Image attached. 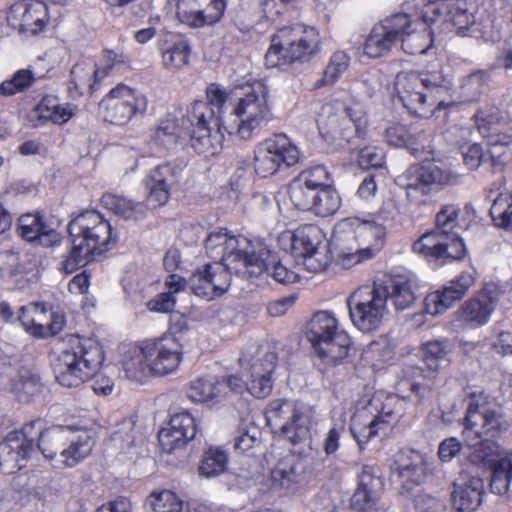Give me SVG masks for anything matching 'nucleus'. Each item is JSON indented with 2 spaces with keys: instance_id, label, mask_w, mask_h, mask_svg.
<instances>
[{
  "instance_id": "c756f323",
  "label": "nucleus",
  "mask_w": 512,
  "mask_h": 512,
  "mask_svg": "<svg viewBox=\"0 0 512 512\" xmlns=\"http://www.w3.org/2000/svg\"><path fill=\"white\" fill-rule=\"evenodd\" d=\"M374 287L385 305L389 301L399 311L409 309L417 299L418 285L414 279L405 275H397L382 283H374Z\"/></svg>"
},
{
  "instance_id": "7c9ffc66",
  "label": "nucleus",
  "mask_w": 512,
  "mask_h": 512,
  "mask_svg": "<svg viewBox=\"0 0 512 512\" xmlns=\"http://www.w3.org/2000/svg\"><path fill=\"white\" fill-rule=\"evenodd\" d=\"M196 434V424L193 416L188 412H181L173 415L169 426L158 433V440L165 452H172L181 448Z\"/></svg>"
},
{
  "instance_id": "aec40b11",
  "label": "nucleus",
  "mask_w": 512,
  "mask_h": 512,
  "mask_svg": "<svg viewBox=\"0 0 512 512\" xmlns=\"http://www.w3.org/2000/svg\"><path fill=\"white\" fill-rule=\"evenodd\" d=\"M474 0H439L428 6L423 12V19L428 24L440 22V32H452L466 36L475 25Z\"/></svg>"
},
{
  "instance_id": "393cba45",
  "label": "nucleus",
  "mask_w": 512,
  "mask_h": 512,
  "mask_svg": "<svg viewBox=\"0 0 512 512\" xmlns=\"http://www.w3.org/2000/svg\"><path fill=\"white\" fill-rule=\"evenodd\" d=\"M409 26V15L399 13L376 24L364 44V53L370 58L386 55L399 41L403 29Z\"/></svg>"
},
{
  "instance_id": "2eb2a0df",
  "label": "nucleus",
  "mask_w": 512,
  "mask_h": 512,
  "mask_svg": "<svg viewBox=\"0 0 512 512\" xmlns=\"http://www.w3.org/2000/svg\"><path fill=\"white\" fill-rule=\"evenodd\" d=\"M475 125L489 146V162L495 172L501 171L509 160L508 145L512 143V119L499 110H479Z\"/></svg>"
},
{
  "instance_id": "58836bf2",
  "label": "nucleus",
  "mask_w": 512,
  "mask_h": 512,
  "mask_svg": "<svg viewBox=\"0 0 512 512\" xmlns=\"http://www.w3.org/2000/svg\"><path fill=\"white\" fill-rule=\"evenodd\" d=\"M76 110L75 105L70 103L61 104L57 97L46 95L37 104L35 113L40 120L62 125L75 115Z\"/></svg>"
},
{
  "instance_id": "4d7b16f0",
  "label": "nucleus",
  "mask_w": 512,
  "mask_h": 512,
  "mask_svg": "<svg viewBox=\"0 0 512 512\" xmlns=\"http://www.w3.org/2000/svg\"><path fill=\"white\" fill-rule=\"evenodd\" d=\"M106 107V120L115 125L127 124L132 118L131 112L117 95H113V89L109 91L103 100Z\"/></svg>"
},
{
  "instance_id": "6ab92c4d",
  "label": "nucleus",
  "mask_w": 512,
  "mask_h": 512,
  "mask_svg": "<svg viewBox=\"0 0 512 512\" xmlns=\"http://www.w3.org/2000/svg\"><path fill=\"white\" fill-rule=\"evenodd\" d=\"M296 144L285 134H274L260 142L254 150V169L261 177L294 166L300 160Z\"/></svg>"
},
{
  "instance_id": "473e14b6",
  "label": "nucleus",
  "mask_w": 512,
  "mask_h": 512,
  "mask_svg": "<svg viewBox=\"0 0 512 512\" xmlns=\"http://www.w3.org/2000/svg\"><path fill=\"white\" fill-rule=\"evenodd\" d=\"M176 169L170 164H162L154 168L148 175L145 185L147 190V206L164 205L170 196L171 187L177 182Z\"/></svg>"
},
{
  "instance_id": "338daca9",
  "label": "nucleus",
  "mask_w": 512,
  "mask_h": 512,
  "mask_svg": "<svg viewBox=\"0 0 512 512\" xmlns=\"http://www.w3.org/2000/svg\"><path fill=\"white\" fill-rule=\"evenodd\" d=\"M129 62V57L123 52L114 50H105L100 66H98L99 73L104 79L111 70L126 65Z\"/></svg>"
},
{
  "instance_id": "37998d69",
  "label": "nucleus",
  "mask_w": 512,
  "mask_h": 512,
  "mask_svg": "<svg viewBox=\"0 0 512 512\" xmlns=\"http://www.w3.org/2000/svg\"><path fill=\"white\" fill-rule=\"evenodd\" d=\"M111 441L121 451L127 452L131 448L143 442L142 434L136 428V421L133 417L124 418L117 423Z\"/></svg>"
},
{
  "instance_id": "79ce46f5",
  "label": "nucleus",
  "mask_w": 512,
  "mask_h": 512,
  "mask_svg": "<svg viewBox=\"0 0 512 512\" xmlns=\"http://www.w3.org/2000/svg\"><path fill=\"white\" fill-rule=\"evenodd\" d=\"M299 463L293 458H284L277 462L270 473L271 486L275 489L290 490L299 481Z\"/></svg>"
},
{
  "instance_id": "13d9d810",
  "label": "nucleus",
  "mask_w": 512,
  "mask_h": 512,
  "mask_svg": "<svg viewBox=\"0 0 512 512\" xmlns=\"http://www.w3.org/2000/svg\"><path fill=\"white\" fill-rule=\"evenodd\" d=\"M459 209L454 205H445L436 214V227L434 232L441 233L449 238H460L454 229L458 226Z\"/></svg>"
},
{
  "instance_id": "5701e85b",
  "label": "nucleus",
  "mask_w": 512,
  "mask_h": 512,
  "mask_svg": "<svg viewBox=\"0 0 512 512\" xmlns=\"http://www.w3.org/2000/svg\"><path fill=\"white\" fill-rule=\"evenodd\" d=\"M347 307L353 325L363 332L376 330L387 312L386 305L374 286L355 291L347 299Z\"/></svg>"
},
{
  "instance_id": "69168bd1",
  "label": "nucleus",
  "mask_w": 512,
  "mask_h": 512,
  "mask_svg": "<svg viewBox=\"0 0 512 512\" xmlns=\"http://www.w3.org/2000/svg\"><path fill=\"white\" fill-rule=\"evenodd\" d=\"M329 173L324 166H315L311 169H307L299 174L298 180L303 182L305 185L310 186L315 190L322 189V187L330 186L327 184Z\"/></svg>"
},
{
  "instance_id": "bb28decb",
  "label": "nucleus",
  "mask_w": 512,
  "mask_h": 512,
  "mask_svg": "<svg viewBox=\"0 0 512 512\" xmlns=\"http://www.w3.org/2000/svg\"><path fill=\"white\" fill-rule=\"evenodd\" d=\"M323 238L321 229L315 225L300 227L291 235L292 250L303 258V265L310 272H320L327 265V258L319 251Z\"/></svg>"
},
{
  "instance_id": "412c9836",
  "label": "nucleus",
  "mask_w": 512,
  "mask_h": 512,
  "mask_svg": "<svg viewBox=\"0 0 512 512\" xmlns=\"http://www.w3.org/2000/svg\"><path fill=\"white\" fill-rule=\"evenodd\" d=\"M58 9L49 7L42 0H23L10 6L7 24L19 33L36 35L51 25L56 24Z\"/></svg>"
},
{
  "instance_id": "6e6d98bb",
  "label": "nucleus",
  "mask_w": 512,
  "mask_h": 512,
  "mask_svg": "<svg viewBox=\"0 0 512 512\" xmlns=\"http://www.w3.org/2000/svg\"><path fill=\"white\" fill-rule=\"evenodd\" d=\"M315 189L295 178L288 186V195L292 204L299 210L310 211L316 194Z\"/></svg>"
},
{
  "instance_id": "b1692460",
  "label": "nucleus",
  "mask_w": 512,
  "mask_h": 512,
  "mask_svg": "<svg viewBox=\"0 0 512 512\" xmlns=\"http://www.w3.org/2000/svg\"><path fill=\"white\" fill-rule=\"evenodd\" d=\"M413 251L430 262L439 264L461 260L466 248L461 238H449L438 232L424 233L412 246Z\"/></svg>"
},
{
  "instance_id": "0eeeda50",
  "label": "nucleus",
  "mask_w": 512,
  "mask_h": 512,
  "mask_svg": "<svg viewBox=\"0 0 512 512\" xmlns=\"http://www.w3.org/2000/svg\"><path fill=\"white\" fill-rule=\"evenodd\" d=\"M182 351L174 338L143 341L123 355L121 364L125 377L143 381L149 376H164L179 366Z\"/></svg>"
},
{
  "instance_id": "c03bdc74",
  "label": "nucleus",
  "mask_w": 512,
  "mask_h": 512,
  "mask_svg": "<svg viewBox=\"0 0 512 512\" xmlns=\"http://www.w3.org/2000/svg\"><path fill=\"white\" fill-rule=\"evenodd\" d=\"M186 395L190 400L198 403L221 399L219 378L202 377L190 382L186 389Z\"/></svg>"
},
{
  "instance_id": "423d86ee",
  "label": "nucleus",
  "mask_w": 512,
  "mask_h": 512,
  "mask_svg": "<svg viewBox=\"0 0 512 512\" xmlns=\"http://www.w3.org/2000/svg\"><path fill=\"white\" fill-rule=\"evenodd\" d=\"M68 231L72 248L61 262L60 270L71 274L109 249L111 226L95 210L85 211L70 221Z\"/></svg>"
},
{
  "instance_id": "f704fd0d",
  "label": "nucleus",
  "mask_w": 512,
  "mask_h": 512,
  "mask_svg": "<svg viewBox=\"0 0 512 512\" xmlns=\"http://www.w3.org/2000/svg\"><path fill=\"white\" fill-rule=\"evenodd\" d=\"M422 20H424L422 18ZM425 26L422 30L418 29L416 24L409 16V26L403 29V32L399 36L401 47L403 51L410 55L424 54L431 46L432 36L434 34H442L440 32V22L436 24H427L423 21Z\"/></svg>"
},
{
  "instance_id": "e2e57ef3",
  "label": "nucleus",
  "mask_w": 512,
  "mask_h": 512,
  "mask_svg": "<svg viewBox=\"0 0 512 512\" xmlns=\"http://www.w3.org/2000/svg\"><path fill=\"white\" fill-rule=\"evenodd\" d=\"M476 272L474 270L462 272L457 278L450 281L449 284L444 287L446 291H449L451 298L458 301L468 292V290L474 285L476 281Z\"/></svg>"
},
{
  "instance_id": "5fc2aeb1",
  "label": "nucleus",
  "mask_w": 512,
  "mask_h": 512,
  "mask_svg": "<svg viewBox=\"0 0 512 512\" xmlns=\"http://www.w3.org/2000/svg\"><path fill=\"white\" fill-rule=\"evenodd\" d=\"M451 350L448 339L430 340L422 345L423 359L431 370H437L439 362L446 360Z\"/></svg>"
},
{
  "instance_id": "864d4df0",
  "label": "nucleus",
  "mask_w": 512,
  "mask_h": 512,
  "mask_svg": "<svg viewBox=\"0 0 512 512\" xmlns=\"http://www.w3.org/2000/svg\"><path fill=\"white\" fill-rule=\"evenodd\" d=\"M490 215L497 227L512 230V195L500 193L493 201Z\"/></svg>"
},
{
  "instance_id": "8fccbe9b",
  "label": "nucleus",
  "mask_w": 512,
  "mask_h": 512,
  "mask_svg": "<svg viewBox=\"0 0 512 512\" xmlns=\"http://www.w3.org/2000/svg\"><path fill=\"white\" fill-rule=\"evenodd\" d=\"M341 206V197L338 191L330 186L322 187L316 191L311 212L321 217L335 214Z\"/></svg>"
},
{
  "instance_id": "4c0bfd02",
  "label": "nucleus",
  "mask_w": 512,
  "mask_h": 512,
  "mask_svg": "<svg viewBox=\"0 0 512 512\" xmlns=\"http://www.w3.org/2000/svg\"><path fill=\"white\" fill-rule=\"evenodd\" d=\"M101 80L97 64L92 59H82L71 69L69 93L72 97H77L91 92Z\"/></svg>"
},
{
  "instance_id": "a19ab883",
  "label": "nucleus",
  "mask_w": 512,
  "mask_h": 512,
  "mask_svg": "<svg viewBox=\"0 0 512 512\" xmlns=\"http://www.w3.org/2000/svg\"><path fill=\"white\" fill-rule=\"evenodd\" d=\"M101 203L106 209L126 220L142 219L148 209V206L142 202H133L114 194H104Z\"/></svg>"
},
{
  "instance_id": "a211bd4d",
  "label": "nucleus",
  "mask_w": 512,
  "mask_h": 512,
  "mask_svg": "<svg viewBox=\"0 0 512 512\" xmlns=\"http://www.w3.org/2000/svg\"><path fill=\"white\" fill-rule=\"evenodd\" d=\"M459 180L457 174L434 163L413 165L397 178L407 197L416 203H426V196L441 186L455 184Z\"/></svg>"
},
{
  "instance_id": "bf43d9fd",
  "label": "nucleus",
  "mask_w": 512,
  "mask_h": 512,
  "mask_svg": "<svg viewBox=\"0 0 512 512\" xmlns=\"http://www.w3.org/2000/svg\"><path fill=\"white\" fill-rule=\"evenodd\" d=\"M266 263L267 265L263 272H267L275 281L282 284H290L297 280L298 273L294 269L287 267L282 261H277L270 250Z\"/></svg>"
},
{
  "instance_id": "9b49d317",
  "label": "nucleus",
  "mask_w": 512,
  "mask_h": 512,
  "mask_svg": "<svg viewBox=\"0 0 512 512\" xmlns=\"http://www.w3.org/2000/svg\"><path fill=\"white\" fill-rule=\"evenodd\" d=\"M320 49V36L314 27L301 23L280 28L271 39L265 61L269 67H280L297 61H308Z\"/></svg>"
},
{
  "instance_id": "2f4dec72",
  "label": "nucleus",
  "mask_w": 512,
  "mask_h": 512,
  "mask_svg": "<svg viewBox=\"0 0 512 512\" xmlns=\"http://www.w3.org/2000/svg\"><path fill=\"white\" fill-rule=\"evenodd\" d=\"M484 483L478 476L462 473L453 483L451 501L459 512L475 511L482 502Z\"/></svg>"
},
{
  "instance_id": "09e8293b",
  "label": "nucleus",
  "mask_w": 512,
  "mask_h": 512,
  "mask_svg": "<svg viewBox=\"0 0 512 512\" xmlns=\"http://www.w3.org/2000/svg\"><path fill=\"white\" fill-rule=\"evenodd\" d=\"M146 512H184L182 500L170 490L153 491L145 501Z\"/></svg>"
},
{
  "instance_id": "f8f14e48",
  "label": "nucleus",
  "mask_w": 512,
  "mask_h": 512,
  "mask_svg": "<svg viewBox=\"0 0 512 512\" xmlns=\"http://www.w3.org/2000/svg\"><path fill=\"white\" fill-rule=\"evenodd\" d=\"M247 262V265L242 261L235 265H228L227 261L208 263L192 274L189 286L196 296L212 300L228 291L233 274L243 278L258 277L267 265L262 259Z\"/></svg>"
},
{
  "instance_id": "c9c22d12",
  "label": "nucleus",
  "mask_w": 512,
  "mask_h": 512,
  "mask_svg": "<svg viewBox=\"0 0 512 512\" xmlns=\"http://www.w3.org/2000/svg\"><path fill=\"white\" fill-rule=\"evenodd\" d=\"M425 470L424 457L421 453L409 449L399 452L395 461L394 474L407 489L423 482Z\"/></svg>"
},
{
  "instance_id": "7ed1b4c3",
  "label": "nucleus",
  "mask_w": 512,
  "mask_h": 512,
  "mask_svg": "<svg viewBox=\"0 0 512 512\" xmlns=\"http://www.w3.org/2000/svg\"><path fill=\"white\" fill-rule=\"evenodd\" d=\"M394 87L403 106L420 116H426L434 107L451 104L447 98L452 91V82L440 65L421 72L402 71L396 75Z\"/></svg>"
},
{
  "instance_id": "9d476101",
  "label": "nucleus",
  "mask_w": 512,
  "mask_h": 512,
  "mask_svg": "<svg viewBox=\"0 0 512 512\" xmlns=\"http://www.w3.org/2000/svg\"><path fill=\"white\" fill-rule=\"evenodd\" d=\"M313 417L312 407L288 399L271 400L265 408L268 426L291 445H301L300 449L295 450L299 454L305 452V447H311L310 430Z\"/></svg>"
},
{
  "instance_id": "cd10ccee",
  "label": "nucleus",
  "mask_w": 512,
  "mask_h": 512,
  "mask_svg": "<svg viewBox=\"0 0 512 512\" xmlns=\"http://www.w3.org/2000/svg\"><path fill=\"white\" fill-rule=\"evenodd\" d=\"M499 295L500 292L495 285H486L474 297L461 305L456 313L457 320L470 328L485 325L496 307Z\"/></svg>"
},
{
  "instance_id": "ddd939ff",
  "label": "nucleus",
  "mask_w": 512,
  "mask_h": 512,
  "mask_svg": "<svg viewBox=\"0 0 512 512\" xmlns=\"http://www.w3.org/2000/svg\"><path fill=\"white\" fill-rule=\"evenodd\" d=\"M306 337L328 363L337 364L348 355L350 337L339 329L336 318L327 311L317 312L306 326Z\"/></svg>"
},
{
  "instance_id": "49530a36",
  "label": "nucleus",
  "mask_w": 512,
  "mask_h": 512,
  "mask_svg": "<svg viewBox=\"0 0 512 512\" xmlns=\"http://www.w3.org/2000/svg\"><path fill=\"white\" fill-rule=\"evenodd\" d=\"M191 47L187 40L177 39L162 49V64L166 69L178 70L189 64Z\"/></svg>"
},
{
  "instance_id": "a18cd8bd",
  "label": "nucleus",
  "mask_w": 512,
  "mask_h": 512,
  "mask_svg": "<svg viewBox=\"0 0 512 512\" xmlns=\"http://www.w3.org/2000/svg\"><path fill=\"white\" fill-rule=\"evenodd\" d=\"M113 95H117L120 98L133 117H143L146 115L149 100L146 94L140 90L119 84L113 88Z\"/></svg>"
},
{
  "instance_id": "dca6fc26",
  "label": "nucleus",
  "mask_w": 512,
  "mask_h": 512,
  "mask_svg": "<svg viewBox=\"0 0 512 512\" xmlns=\"http://www.w3.org/2000/svg\"><path fill=\"white\" fill-rule=\"evenodd\" d=\"M190 124L191 146L198 154L212 156L223 146L224 135L220 118L214 108L205 101H195L186 112Z\"/></svg>"
},
{
  "instance_id": "4be33fe9",
  "label": "nucleus",
  "mask_w": 512,
  "mask_h": 512,
  "mask_svg": "<svg viewBox=\"0 0 512 512\" xmlns=\"http://www.w3.org/2000/svg\"><path fill=\"white\" fill-rule=\"evenodd\" d=\"M408 401L397 395H389L385 398L378 414L369 421H362L361 416H355L350 426L351 433L360 449L377 436L385 432L389 426L397 423L406 411Z\"/></svg>"
},
{
  "instance_id": "c85d7f7f",
  "label": "nucleus",
  "mask_w": 512,
  "mask_h": 512,
  "mask_svg": "<svg viewBox=\"0 0 512 512\" xmlns=\"http://www.w3.org/2000/svg\"><path fill=\"white\" fill-rule=\"evenodd\" d=\"M2 381L4 389L21 402H27L31 397L42 391L43 383L38 373L29 368L2 361Z\"/></svg>"
},
{
  "instance_id": "de8ad7c7",
  "label": "nucleus",
  "mask_w": 512,
  "mask_h": 512,
  "mask_svg": "<svg viewBox=\"0 0 512 512\" xmlns=\"http://www.w3.org/2000/svg\"><path fill=\"white\" fill-rule=\"evenodd\" d=\"M22 315L18 317L25 329L31 334L40 337L49 335V327L46 324V309L41 304H33L27 310L20 308Z\"/></svg>"
},
{
  "instance_id": "20e7f679",
  "label": "nucleus",
  "mask_w": 512,
  "mask_h": 512,
  "mask_svg": "<svg viewBox=\"0 0 512 512\" xmlns=\"http://www.w3.org/2000/svg\"><path fill=\"white\" fill-rule=\"evenodd\" d=\"M104 361L101 345L89 338L70 336L51 354L56 381L63 387L76 388L92 378Z\"/></svg>"
},
{
  "instance_id": "ea45409f",
  "label": "nucleus",
  "mask_w": 512,
  "mask_h": 512,
  "mask_svg": "<svg viewBox=\"0 0 512 512\" xmlns=\"http://www.w3.org/2000/svg\"><path fill=\"white\" fill-rule=\"evenodd\" d=\"M386 141L389 145L395 147H407L414 154H418L426 146L429 135L422 130L410 128L409 130L403 125H393L386 130Z\"/></svg>"
},
{
  "instance_id": "4468645a",
  "label": "nucleus",
  "mask_w": 512,
  "mask_h": 512,
  "mask_svg": "<svg viewBox=\"0 0 512 512\" xmlns=\"http://www.w3.org/2000/svg\"><path fill=\"white\" fill-rule=\"evenodd\" d=\"M316 122L326 141L343 140L347 144L351 143L353 134L363 137L367 125L366 115L360 108H347L340 101L324 104Z\"/></svg>"
},
{
  "instance_id": "603ef678",
  "label": "nucleus",
  "mask_w": 512,
  "mask_h": 512,
  "mask_svg": "<svg viewBox=\"0 0 512 512\" xmlns=\"http://www.w3.org/2000/svg\"><path fill=\"white\" fill-rule=\"evenodd\" d=\"M228 456L220 448H209L201 460L198 471L205 478L216 477L226 469Z\"/></svg>"
},
{
  "instance_id": "680f3d73",
  "label": "nucleus",
  "mask_w": 512,
  "mask_h": 512,
  "mask_svg": "<svg viewBox=\"0 0 512 512\" xmlns=\"http://www.w3.org/2000/svg\"><path fill=\"white\" fill-rule=\"evenodd\" d=\"M454 302L455 300L451 298L449 291L443 288L442 290L432 292L426 296L424 301L425 312L433 316L442 314Z\"/></svg>"
},
{
  "instance_id": "39448f33",
  "label": "nucleus",
  "mask_w": 512,
  "mask_h": 512,
  "mask_svg": "<svg viewBox=\"0 0 512 512\" xmlns=\"http://www.w3.org/2000/svg\"><path fill=\"white\" fill-rule=\"evenodd\" d=\"M385 235V228L374 221L358 217L342 219L335 225L331 237L338 264L349 269L373 258L382 248Z\"/></svg>"
},
{
  "instance_id": "052dcab7",
  "label": "nucleus",
  "mask_w": 512,
  "mask_h": 512,
  "mask_svg": "<svg viewBox=\"0 0 512 512\" xmlns=\"http://www.w3.org/2000/svg\"><path fill=\"white\" fill-rule=\"evenodd\" d=\"M37 76L30 69H20L10 80L2 82V94L14 95L32 85Z\"/></svg>"
},
{
  "instance_id": "f3484780",
  "label": "nucleus",
  "mask_w": 512,
  "mask_h": 512,
  "mask_svg": "<svg viewBox=\"0 0 512 512\" xmlns=\"http://www.w3.org/2000/svg\"><path fill=\"white\" fill-rule=\"evenodd\" d=\"M205 249L210 258H220L228 265L241 261L247 264V261L258 259L266 262L269 257V249L262 243H253L242 236H230L226 229L210 232L205 240Z\"/></svg>"
},
{
  "instance_id": "774afa93",
  "label": "nucleus",
  "mask_w": 512,
  "mask_h": 512,
  "mask_svg": "<svg viewBox=\"0 0 512 512\" xmlns=\"http://www.w3.org/2000/svg\"><path fill=\"white\" fill-rule=\"evenodd\" d=\"M295 0H260L263 16L269 21H275L284 15Z\"/></svg>"
},
{
  "instance_id": "72a5a7b5",
  "label": "nucleus",
  "mask_w": 512,
  "mask_h": 512,
  "mask_svg": "<svg viewBox=\"0 0 512 512\" xmlns=\"http://www.w3.org/2000/svg\"><path fill=\"white\" fill-rule=\"evenodd\" d=\"M18 232L27 241H37L41 246L59 245L62 236L48 226L39 214H24L18 219Z\"/></svg>"
},
{
  "instance_id": "f257e3e1",
  "label": "nucleus",
  "mask_w": 512,
  "mask_h": 512,
  "mask_svg": "<svg viewBox=\"0 0 512 512\" xmlns=\"http://www.w3.org/2000/svg\"><path fill=\"white\" fill-rule=\"evenodd\" d=\"M509 423L500 405L491 402L470 403L464 422L463 437L471 463L491 469V491L508 492L512 482V450L503 451L492 440L507 431Z\"/></svg>"
},
{
  "instance_id": "e433bc0d",
  "label": "nucleus",
  "mask_w": 512,
  "mask_h": 512,
  "mask_svg": "<svg viewBox=\"0 0 512 512\" xmlns=\"http://www.w3.org/2000/svg\"><path fill=\"white\" fill-rule=\"evenodd\" d=\"M93 445L94 441L88 433L76 432L72 429L69 440L59 452V458L54 467H75L90 455Z\"/></svg>"
},
{
  "instance_id": "1a4fd4ad",
  "label": "nucleus",
  "mask_w": 512,
  "mask_h": 512,
  "mask_svg": "<svg viewBox=\"0 0 512 512\" xmlns=\"http://www.w3.org/2000/svg\"><path fill=\"white\" fill-rule=\"evenodd\" d=\"M276 359L270 345L249 344L239 358L240 365L246 371V380L235 375L219 379L222 398L228 392L242 393L244 390H248L256 398L268 396L272 390L271 376Z\"/></svg>"
},
{
  "instance_id": "0e129e2a",
  "label": "nucleus",
  "mask_w": 512,
  "mask_h": 512,
  "mask_svg": "<svg viewBox=\"0 0 512 512\" xmlns=\"http://www.w3.org/2000/svg\"><path fill=\"white\" fill-rule=\"evenodd\" d=\"M234 98L235 96L233 97L231 92L227 91L226 88L219 84L212 83L206 88L207 101L205 102L209 104L210 107L214 108L219 118L226 102L234 101Z\"/></svg>"
},
{
  "instance_id": "a878e982",
  "label": "nucleus",
  "mask_w": 512,
  "mask_h": 512,
  "mask_svg": "<svg viewBox=\"0 0 512 512\" xmlns=\"http://www.w3.org/2000/svg\"><path fill=\"white\" fill-rule=\"evenodd\" d=\"M225 9V0H178L176 17L183 25L198 29L218 23Z\"/></svg>"
},
{
  "instance_id": "3c124183",
  "label": "nucleus",
  "mask_w": 512,
  "mask_h": 512,
  "mask_svg": "<svg viewBox=\"0 0 512 512\" xmlns=\"http://www.w3.org/2000/svg\"><path fill=\"white\" fill-rule=\"evenodd\" d=\"M350 57L344 51H337L332 54L330 60L320 78L314 86L320 88L334 84L348 69Z\"/></svg>"
},
{
  "instance_id": "6e6552de",
  "label": "nucleus",
  "mask_w": 512,
  "mask_h": 512,
  "mask_svg": "<svg viewBox=\"0 0 512 512\" xmlns=\"http://www.w3.org/2000/svg\"><path fill=\"white\" fill-rule=\"evenodd\" d=\"M268 96V87L260 80L236 91L232 109L235 120L224 127L225 131L244 141L258 136L272 119Z\"/></svg>"
},
{
  "instance_id": "f03ea898",
  "label": "nucleus",
  "mask_w": 512,
  "mask_h": 512,
  "mask_svg": "<svg viewBox=\"0 0 512 512\" xmlns=\"http://www.w3.org/2000/svg\"><path fill=\"white\" fill-rule=\"evenodd\" d=\"M72 428L64 426L42 427L40 419L26 423L20 431H12L2 441V462L7 473H14L26 465V461L35 453L36 448L42 455L56 464L59 452L63 449Z\"/></svg>"
}]
</instances>
